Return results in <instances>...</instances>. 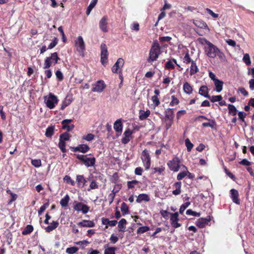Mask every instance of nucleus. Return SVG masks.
<instances>
[{
  "label": "nucleus",
  "instance_id": "obj_1",
  "mask_svg": "<svg viewBox=\"0 0 254 254\" xmlns=\"http://www.w3.org/2000/svg\"><path fill=\"white\" fill-rule=\"evenodd\" d=\"M205 43L207 47H205V52L208 57L214 58L218 56L220 59H223L225 57L223 53L210 42L206 40Z\"/></svg>",
  "mask_w": 254,
  "mask_h": 254
},
{
  "label": "nucleus",
  "instance_id": "obj_2",
  "mask_svg": "<svg viewBox=\"0 0 254 254\" xmlns=\"http://www.w3.org/2000/svg\"><path fill=\"white\" fill-rule=\"evenodd\" d=\"M161 53V48L159 44L157 41H154L149 50V57L147 59V62L149 63H151L156 61Z\"/></svg>",
  "mask_w": 254,
  "mask_h": 254
},
{
  "label": "nucleus",
  "instance_id": "obj_3",
  "mask_svg": "<svg viewBox=\"0 0 254 254\" xmlns=\"http://www.w3.org/2000/svg\"><path fill=\"white\" fill-rule=\"evenodd\" d=\"M44 99L46 106L50 109H54L59 101L58 97L51 92L48 96H44Z\"/></svg>",
  "mask_w": 254,
  "mask_h": 254
},
{
  "label": "nucleus",
  "instance_id": "obj_4",
  "mask_svg": "<svg viewBox=\"0 0 254 254\" xmlns=\"http://www.w3.org/2000/svg\"><path fill=\"white\" fill-rule=\"evenodd\" d=\"M76 158L80 160L86 167L93 166L96 162L95 157H88V155L75 154Z\"/></svg>",
  "mask_w": 254,
  "mask_h": 254
},
{
  "label": "nucleus",
  "instance_id": "obj_5",
  "mask_svg": "<svg viewBox=\"0 0 254 254\" xmlns=\"http://www.w3.org/2000/svg\"><path fill=\"white\" fill-rule=\"evenodd\" d=\"M75 46L79 55L82 57H84L85 56V44L81 36H78L75 40Z\"/></svg>",
  "mask_w": 254,
  "mask_h": 254
},
{
  "label": "nucleus",
  "instance_id": "obj_6",
  "mask_svg": "<svg viewBox=\"0 0 254 254\" xmlns=\"http://www.w3.org/2000/svg\"><path fill=\"white\" fill-rule=\"evenodd\" d=\"M60 60V59L58 57V55L57 52H54L51 54L50 57H47L45 59L43 68L44 69L49 68L52 65L53 63H54L55 65L58 63Z\"/></svg>",
  "mask_w": 254,
  "mask_h": 254
},
{
  "label": "nucleus",
  "instance_id": "obj_7",
  "mask_svg": "<svg viewBox=\"0 0 254 254\" xmlns=\"http://www.w3.org/2000/svg\"><path fill=\"white\" fill-rule=\"evenodd\" d=\"M181 160L178 157H174L171 160L167 162V165L170 170L177 172L179 171L181 167Z\"/></svg>",
  "mask_w": 254,
  "mask_h": 254
},
{
  "label": "nucleus",
  "instance_id": "obj_8",
  "mask_svg": "<svg viewBox=\"0 0 254 254\" xmlns=\"http://www.w3.org/2000/svg\"><path fill=\"white\" fill-rule=\"evenodd\" d=\"M141 159L145 166V170H148L151 165V158L149 151L146 149H145L142 152Z\"/></svg>",
  "mask_w": 254,
  "mask_h": 254
},
{
  "label": "nucleus",
  "instance_id": "obj_9",
  "mask_svg": "<svg viewBox=\"0 0 254 254\" xmlns=\"http://www.w3.org/2000/svg\"><path fill=\"white\" fill-rule=\"evenodd\" d=\"M101 48V63L103 65H105L107 63L108 57V52L107 47L105 43H102Z\"/></svg>",
  "mask_w": 254,
  "mask_h": 254
},
{
  "label": "nucleus",
  "instance_id": "obj_10",
  "mask_svg": "<svg viewBox=\"0 0 254 254\" xmlns=\"http://www.w3.org/2000/svg\"><path fill=\"white\" fill-rule=\"evenodd\" d=\"M92 86V92H101L106 87V84L102 80H98L95 84H93Z\"/></svg>",
  "mask_w": 254,
  "mask_h": 254
},
{
  "label": "nucleus",
  "instance_id": "obj_11",
  "mask_svg": "<svg viewBox=\"0 0 254 254\" xmlns=\"http://www.w3.org/2000/svg\"><path fill=\"white\" fill-rule=\"evenodd\" d=\"M133 131L129 128H127L123 133V137L121 139V142L124 144L128 143L130 140L133 139Z\"/></svg>",
  "mask_w": 254,
  "mask_h": 254
},
{
  "label": "nucleus",
  "instance_id": "obj_12",
  "mask_svg": "<svg viewBox=\"0 0 254 254\" xmlns=\"http://www.w3.org/2000/svg\"><path fill=\"white\" fill-rule=\"evenodd\" d=\"M70 149L74 152H80L82 153H86L90 150V147L87 144H81L76 147L70 146Z\"/></svg>",
  "mask_w": 254,
  "mask_h": 254
},
{
  "label": "nucleus",
  "instance_id": "obj_13",
  "mask_svg": "<svg viewBox=\"0 0 254 254\" xmlns=\"http://www.w3.org/2000/svg\"><path fill=\"white\" fill-rule=\"evenodd\" d=\"M125 63L124 60L123 58H119L116 63L112 67V71L113 73H121V68L123 66Z\"/></svg>",
  "mask_w": 254,
  "mask_h": 254
},
{
  "label": "nucleus",
  "instance_id": "obj_14",
  "mask_svg": "<svg viewBox=\"0 0 254 254\" xmlns=\"http://www.w3.org/2000/svg\"><path fill=\"white\" fill-rule=\"evenodd\" d=\"M108 18L107 16H104L99 22L100 29L104 33L108 32Z\"/></svg>",
  "mask_w": 254,
  "mask_h": 254
},
{
  "label": "nucleus",
  "instance_id": "obj_15",
  "mask_svg": "<svg viewBox=\"0 0 254 254\" xmlns=\"http://www.w3.org/2000/svg\"><path fill=\"white\" fill-rule=\"evenodd\" d=\"M230 197L233 202L237 204H240V200L239 198V194L238 191L234 189L230 190Z\"/></svg>",
  "mask_w": 254,
  "mask_h": 254
},
{
  "label": "nucleus",
  "instance_id": "obj_16",
  "mask_svg": "<svg viewBox=\"0 0 254 254\" xmlns=\"http://www.w3.org/2000/svg\"><path fill=\"white\" fill-rule=\"evenodd\" d=\"M211 220V219L210 218V216L208 218H201L198 219L196 223V226L200 228H203L205 227V226L208 224V222H210Z\"/></svg>",
  "mask_w": 254,
  "mask_h": 254
},
{
  "label": "nucleus",
  "instance_id": "obj_17",
  "mask_svg": "<svg viewBox=\"0 0 254 254\" xmlns=\"http://www.w3.org/2000/svg\"><path fill=\"white\" fill-rule=\"evenodd\" d=\"M164 114L165 121H167V120L174 121V111L173 109H167L164 112Z\"/></svg>",
  "mask_w": 254,
  "mask_h": 254
},
{
  "label": "nucleus",
  "instance_id": "obj_18",
  "mask_svg": "<svg viewBox=\"0 0 254 254\" xmlns=\"http://www.w3.org/2000/svg\"><path fill=\"white\" fill-rule=\"evenodd\" d=\"M123 125L122 119H118L114 123V128L117 132L121 133L123 130Z\"/></svg>",
  "mask_w": 254,
  "mask_h": 254
},
{
  "label": "nucleus",
  "instance_id": "obj_19",
  "mask_svg": "<svg viewBox=\"0 0 254 254\" xmlns=\"http://www.w3.org/2000/svg\"><path fill=\"white\" fill-rule=\"evenodd\" d=\"M76 181L77 182L78 187L80 188H83L85 186L86 183L87 182V181L86 180L85 178H84L83 175H77Z\"/></svg>",
  "mask_w": 254,
  "mask_h": 254
},
{
  "label": "nucleus",
  "instance_id": "obj_20",
  "mask_svg": "<svg viewBox=\"0 0 254 254\" xmlns=\"http://www.w3.org/2000/svg\"><path fill=\"white\" fill-rule=\"evenodd\" d=\"M78 225L83 227H93L95 226V223L91 220H83L79 222Z\"/></svg>",
  "mask_w": 254,
  "mask_h": 254
},
{
  "label": "nucleus",
  "instance_id": "obj_21",
  "mask_svg": "<svg viewBox=\"0 0 254 254\" xmlns=\"http://www.w3.org/2000/svg\"><path fill=\"white\" fill-rule=\"evenodd\" d=\"M198 93L206 98L210 97V95L208 94V88L206 85H202L200 86L199 89Z\"/></svg>",
  "mask_w": 254,
  "mask_h": 254
},
{
  "label": "nucleus",
  "instance_id": "obj_22",
  "mask_svg": "<svg viewBox=\"0 0 254 254\" xmlns=\"http://www.w3.org/2000/svg\"><path fill=\"white\" fill-rule=\"evenodd\" d=\"M50 224V225L45 228L46 232L47 233H50L56 229L59 225V223L58 221H53V222Z\"/></svg>",
  "mask_w": 254,
  "mask_h": 254
},
{
  "label": "nucleus",
  "instance_id": "obj_23",
  "mask_svg": "<svg viewBox=\"0 0 254 254\" xmlns=\"http://www.w3.org/2000/svg\"><path fill=\"white\" fill-rule=\"evenodd\" d=\"M150 111L149 110H147L146 111L143 110H140L139 112V119L140 121L146 120L150 115Z\"/></svg>",
  "mask_w": 254,
  "mask_h": 254
},
{
  "label": "nucleus",
  "instance_id": "obj_24",
  "mask_svg": "<svg viewBox=\"0 0 254 254\" xmlns=\"http://www.w3.org/2000/svg\"><path fill=\"white\" fill-rule=\"evenodd\" d=\"M150 200L149 196L146 193H141L138 195L136 199V201L137 203H140L142 201H144L145 202H148Z\"/></svg>",
  "mask_w": 254,
  "mask_h": 254
},
{
  "label": "nucleus",
  "instance_id": "obj_25",
  "mask_svg": "<svg viewBox=\"0 0 254 254\" xmlns=\"http://www.w3.org/2000/svg\"><path fill=\"white\" fill-rule=\"evenodd\" d=\"M182 183L177 182L174 184L173 187L176 188L175 190L172 191V193L175 195H179L181 192Z\"/></svg>",
  "mask_w": 254,
  "mask_h": 254
},
{
  "label": "nucleus",
  "instance_id": "obj_26",
  "mask_svg": "<svg viewBox=\"0 0 254 254\" xmlns=\"http://www.w3.org/2000/svg\"><path fill=\"white\" fill-rule=\"evenodd\" d=\"M72 99L69 96H67L64 101H63L61 110H64L66 107H67L68 105H69L72 102Z\"/></svg>",
  "mask_w": 254,
  "mask_h": 254
},
{
  "label": "nucleus",
  "instance_id": "obj_27",
  "mask_svg": "<svg viewBox=\"0 0 254 254\" xmlns=\"http://www.w3.org/2000/svg\"><path fill=\"white\" fill-rule=\"evenodd\" d=\"M127 223V220L125 218H122L118 224V228L120 232H125L126 231V225Z\"/></svg>",
  "mask_w": 254,
  "mask_h": 254
},
{
  "label": "nucleus",
  "instance_id": "obj_28",
  "mask_svg": "<svg viewBox=\"0 0 254 254\" xmlns=\"http://www.w3.org/2000/svg\"><path fill=\"white\" fill-rule=\"evenodd\" d=\"M198 72V68L194 61H192L190 67V75H193Z\"/></svg>",
  "mask_w": 254,
  "mask_h": 254
},
{
  "label": "nucleus",
  "instance_id": "obj_29",
  "mask_svg": "<svg viewBox=\"0 0 254 254\" xmlns=\"http://www.w3.org/2000/svg\"><path fill=\"white\" fill-rule=\"evenodd\" d=\"M214 83L216 88V91L217 92H221L223 89L224 82L222 81L217 79L214 81Z\"/></svg>",
  "mask_w": 254,
  "mask_h": 254
},
{
  "label": "nucleus",
  "instance_id": "obj_30",
  "mask_svg": "<svg viewBox=\"0 0 254 254\" xmlns=\"http://www.w3.org/2000/svg\"><path fill=\"white\" fill-rule=\"evenodd\" d=\"M183 89L184 92L188 94H190L192 92V87L188 82H186L184 84Z\"/></svg>",
  "mask_w": 254,
  "mask_h": 254
},
{
  "label": "nucleus",
  "instance_id": "obj_31",
  "mask_svg": "<svg viewBox=\"0 0 254 254\" xmlns=\"http://www.w3.org/2000/svg\"><path fill=\"white\" fill-rule=\"evenodd\" d=\"M55 126L48 127L46 130L45 134L46 137H51L54 133Z\"/></svg>",
  "mask_w": 254,
  "mask_h": 254
},
{
  "label": "nucleus",
  "instance_id": "obj_32",
  "mask_svg": "<svg viewBox=\"0 0 254 254\" xmlns=\"http://www.w3.org/2000/svg\"><path fill=\"white\" fill-rule=\"evenodd\" d=\"M208 120L210 121L209 123H203L202 126L203 127H210L212 128H215L216 126V122L213 120H210L209 119Z\"/></svg>",
  "mask_w": 254,
  "mask_h": 254
},
{
  "label": "nucleus",
  "instance_id": "obj_33",
  "mask_svg": "<svg viewBox=\"0 0 254 254\" xmlns=\"http://www.w3.org/2000/svg\"><path fill=\"white\" fill-rule=\"evenodd\" d=\"M34 230L33 226L31 225H27L26 227L22 231V234L27 235L30 234Z\"/></svg>",
  "mask_w": 254,
  "mask_h": 254
},
{
  "label": "nucleus",
  "instance_id": "obj_34",
  "mask_svg": "<svg viewBox=\"0 0 254 254\" xmlns=\"http://www.w3.org/2000/svg\"><path fill=\"white\" fill-rule=\"evenodd\" d=\"M108 245L104 246L105 251L104 254H115V251L117 249L115 247H108L107 248Z\"/></svg>",
  "mask_w": 254,
  "mask_h": 254
},
{
  "label": "nucleus",
  "instance_id": "obj_35",
  "mask_svg": "<svg viewBox=\"0 0 254 254\" xmlns=\"http://www.w3.org/2000/svg\"><path fill=\"white\" fill-rule=\"evenodd\" d=\"M153 172L152 174H154L156 173H158V175H162L163 172L165 170V168L163 166H161L160 167H155L152 169Z\"/></svg>",
  "mask_w": 254,
  "mask_h": 254
},
{
  "label": "nucleus",
  "instance_id": "obj_36",
  "mask_svg": "<svg viewBox=\"0 0 254 254\" xmlns=\"http://www.w3.org/2000/svg\"><path fill=\"white\" fill-rule=\"evenodd\" d=\"M69 200V197L68 194H66L64 198L60 201V204L63 207H66L68 205Z\"/></svg>",
  "mask_w": 254,
  "mask_h": 254
},
{
  "label": "nucleus",
  "instance_id": "obj_37",
  "mask_svg": "<svg viewBox=\"0 0 254 254\" xmlns=\"http://www.w3.org/2000/svg\"><path fill=\"white\" fill-rule=\"evenodd\" d=\"M229 114L232 116H236L237 113V110L234 105L229 104L228 106Z\"/></svg>",
  "mask_w": 254,
  "mask_h": 254
},
{
  "label": "nucleus",
  "instance_id": "obj_38",
  "mask_svg": "<svg viewBox=\"0 0 254 254\" xmlns=\"http://www.w3.org/2000/svg\"><path fill=\"white\" fill-rule=\"evenodd\" d=\"M97 2V0H92L86 10V14L89 15Z\"/></svg>",
  "mask_w": 254,
  "mask_h": 254
},
{
  "label": "nucleus",
  "instance_id": "obj_39",
  "mask_svg": "<svg viewBox=\"0 0 254 254\" xmlns=\"http://www.w3.org/2000/svg\"><path fill=\"white\" fill-rule=\"evenodd\" d=\"M170 215L171 224L173 223H174V222L178 221L179 220V213L178 212H175L174 213H170Z\"/></svg>",
  "mask_w": 254,
  "mask_h": 254
},
{
  "label": "nucleus",
  "instance_id": "obj_40",
  "mask_svg": "<svg viewBox=\"0 0 254 254\" xmlns=\"http://www.w3.org/2000/svg\"><path fill=\"white\" fill-rule=\"evenodd\" d=\"M99 188L98 183L94 180L91 181L89 188L87 189L88 191H90L91 190H95Z\"/></svg>",
  "mask_w": 254,
  "mask_h": 254
},
{
  "label": "nucleus",
  "instance_id": "obj_41",
  "mask_svg": "<svg viewBox=\"0 0 254 254\" xmlns=\"http://www.w3.org/2000/svg\"><path fill=\"white\" fill-rule=\"evenodd\" d=\"M66 143L65 141L61 140V139H59V142L58 144V147L61 149V151L63 153H65L66 152V149L65 148Z\"/></svg>",
  "mask_w": 254,
  "mask_h": 254
},
{
  "label": "nucleus",
  "instance_id": "obj_42",
  "mask_svg": "<svg viewBox=\"0 0 254 254\" xmlns=\"http://www.w3.org/2000/svg\"><path fill=\"white\" fill-rule=\"evenodd\" d=\"M121 209L123 215L128 214L129 212L128 207L125 202H123L122 203Z\"/></svg>",
  "mask_w": 254,
  "mask_h": 254
},
{
  "label": "nucleus",
  "instance_id": "obj_43",
  "mask_svg": "<svg viewBox=\"0 0 254 254\" xmlns=\"http://www.w3.org/2000/svg\"><path fill=\"white\" fill-rule=\"evenodd\" d=\"M149 230L150 228L148 226H142L138 228L136 232L138 234H140L146 232Z\"/></svg>",
  "mask_w": 254,
  "mask_h": 254
},
{
  "label": "nucleus",
  "instance_id": "obj_44",
  "mask_svg": "<svg viewBox=\"0 0 254 254\" xmlns=\"http://www.w3.org/2000/svg\"><path fill=\"white\" fill-rule=\"evenodd\" d=\"M70 135L67 132H65L61 134L60 136V139L64 141H67L69 140Z\"/></svg>",
  "mask_w": 254,
  "mask_h": 254
},
{
  "label": "nucleus",
  "instance_id": "obj_45",
  "mask_svg": "<svg viewBox=\"0 0 254 254\" xmlns=\"http://www.w3.org/2000/svg\"><path fill=\"white\" fill-rule=\"evenodd\" d=\"M78 250V248L76 247H69L66 249V253L68 254H74L76 253Z\"/></svg>",
  "mask_w": 254,
  "mask_h": 254
},
{
  "label": "nucleus",
  "instance_id": "obj_46",
  "mask_svg": "<svg viewBox=\"0 0 254 254\" xmlns=\"http://www.w3.org/2000/svg\"><path fill=\"white\" fill-rule=\"evenodd\" d=\"M165 68L167 69H173L175 68V65L172 61L169 60L165 64Z\"/></svg>",
  "mask_w": 254,
  "mask_h": 254
},
{
  "label": "nucleus",
  "instance_id": "obj_47",
  "mask_svg": "<svg viewBox=\"0 0 254 254\" xmlns=\"http://www.w3.org/2000/svg\"><path fill=\"white\" fill-rule=\"evenodd\" d=\"M185 144L187 147L188 151L190 152L193 147V144L190 142L189 138H187L185 140Z\"/></svg>",
  "mask_w": 254,
  "mask_h": 254
},
{
  "label": "nucleus",
  "instance_id": "obj_48",
  "mask_svg": "<svg viewBox=\"0 0 254 254\" xmlns=\"http://www.w3.org/2000/svg\"><path fill=\"white\" fill-rule=\"evenodd\" d=\"M64 181L67 184H70L71 186H74L75 185V182L72 180L70 177L68 175H66L64 177L63 179Z\"/></svg>",
  "mask_w": 254,
  "mask_h": 254
},
{
  "label": "nucleus",
  "instance_id": "obj_49",
  "mask_svg": "<svg viewBox=\"0 0 254 254\" xmlns=\"http://www.w3.org/2000/svg\"><path fill=\"white\" fill-rule=\"evenodd\" d=\"M212 102L220 101L222 100L221 95L212 96L208 98Z\"/></svg>",
  "mask_w": 254,
  "mask_h": 254
},
{
  "label": "nucleus",
  "instance_id": "obj_50",
  "mask_svg": "<svg viewBox=\"0 0 254 254\" xmlns=\"http://www.w3.org/2000/svg\"><path fill=\"white\" fill-rule=\"evenodd\" d=\"M194 23L196 26L201 28H205L207 27L206 23L203 21L196 20Z\"/></svg>",
  "mask_w": 254,
  "mask_h": 254
},
{
  "label": "nucleus",
  "instance_id": "obj_51",
  "mask_svg": "<svg viewBox=\"0 0 254 254\" xmlns=\"http://www.w3.org/2000/svg\"><path fill=\"white\" fill-rule=\"evenodd\" d=\"M243 60L247 65H250L251 64L250 57L248 54H245L244 55Z\"/></svg>",
  "mask_w": 254,
  "mask_h": 254
},
{
  "label": "nucleus",
  "instance_id": "obj_52",
  "mask_svg": "<svg viewBox=\"0 0 254 254\" xmlns=\"http://www.w3.org/2000/svg\"><path fill=\"white\" fill-rule=\"evenodd\" d=\"M31 164L35 167H40L42 165L41 160L40 159H32Z\"/></svg>",
  "mask_w": 254,
  "mask_h": 254
},
{
  "label": "nucleus",
  "instance_id": "obj_53",
  "mask_svg": "<svg viewBox=\"0 0 254 254\" xmlns=\"http://www.w3.org/2000/svg\"><path fill=\"white\" fill-rule=\"evenodd\" d=\"M139 182L137 180H132L127 182V187L129 189H133L134 186L138 184Z\"/></svg>",
  "mask_w": 254,
  "mask_h": 254
},
{
  "label": "nucleus",
  "instance_id": "obj_54",
  "mask_svg": "<svg viewBox=\"0 0 254 254\" xmlns=\"http://www.w3.org/2000/svg\"><path fill=\"white\" fill-rule=\"evenodd\" d=\"M190 202H186L185 203L183 204L180 208L179 212L181 214H183L185 210L190 205Z\"/></svg>",
  "mask_w": 254,
  "mask_h": 254
},
{
  "label": "nucleus",
  "instance_id": "obj_55",
  "mask_svg": "<svg viewBox=\"0 0 254 254\" xmlns=\"http://www.w3.org/2000/svg\"><path fill=\"white\" fill-rule=\"evenodd\" d=\"M49 203L46 202L44 203L42 206H41L40 209L38 210V213L39 215H41L42 213L46 209V208L49 206Z\"/></svg>",
  "mask_w": 254,
  "mask_h": 254
},
{
  "label": "nucleus",
  "instance_id": "obj_56",
  "mask_svg": "<svg viewBox=\"0 0 254 254\" xmlns=\"http://www.w3.org/2000/svg\"><path fill=\"white\" fill-rule=\"evenodd\" d=\"M171 101L170 103V106H174L179 103V100L174 95L171 96Z\"/></svg>",
  "mask_w": 254,
  "mask_h": 254
},
{
  "label": "nucleus",
  "instance_id": "obj_57",
  "mask_svg": "<svg viewBox=\"0 0 254 254\" xmlns=\"http://www.w3.org/2000/svg\"><path fill=\"white\" fill-rule=\"evenodd\" d=\"M151 100L155 107L158 106L160 103L159 99L157 96H153L151 98Z\"/></svg>",
  "mask_w": 254,
  "mask_h": 254
},
{
  "label": "nucleus",
  "instance_id": "obj_58",
  "mask_svg": "<svg viewBox=\"0 0 254 254\" xmlns=\"http://www.w3.org/2000/svg\"><path fill=\"white\" fill-rule=\"evenodd\" d=\"M186 214L187 215H191L196 217H199L200 216V213L199 212L193 211L191 209L187 210L186 211Z\"/></svg>",
  "mask_w": 254,
  "mask_h": 254
},
{
  "label": "nucleus",
  "instance_id": "obj_59",
  "mask_svg": "<svg viewBox=\"0 0 254 254\" xmlns=\"http://www.w3.org/2000/svg\"><path fill=\"white\" fill-rule=\"evenodd\" d=\"M183 60H184V62L187 64H188L190 63H191V62L192 61L190 57L189 52H187L185 54V56Z\"/></svg>",
  "mask_w": 254,
  "mask_h": 254
},
{
  "label": "nucleus",
  "instance_id": "obj_60",
  "mask_svg": "<svg viewBox=\"0 0 254 254\" xmlns=\"http://www.w3.org/2000/svg\"><path fill=\"white\" fill-rule=\"evenodd\" d=\"M89 210V207L82 203L81 210L83 214L87 213Z\"/></svg>",
  "mask_w": 254,
  "mask_h": 254
},
{
  "label": "nucleus",
  "instance_id": "obj_61",
  "mask_svg": "<svg viewBox=\"0 0 254 254\" xmlns=\"http://www.w3.org/2000/svg\"><path fill=\"white\" fill-rule=\"evenodd\" d=\"M95 135L92 133H88L83 137V139L87 141H90L94 138Z\"/></svg>",
  "mask_w": 254,
  "mask_h": 254
},
{
  "label": "nucleus",
  "instance_id": "obj_62",
  "mask_svg": "<svg viewBox=\"0 0 254 254\" xmlns=\"http://www.w3.org/2000/svg\"><path fill=\"white\" fill-rule=\"evenodd\" d=\"M74 127V126L73 125H63L62 128L64 129H66L67 131H70L72 130Z\"/></svg>",
  "mask_w": 254,
  "mask_h": 254
},
{
  "label": "nucleus",
  "instance_id": "obj_63",
  "mask_svg": "<svg viewBox=\"0 0 254 254\" xmlns=\"http://www.w3.org/2000/svg\"><path fill=\"white\" fill-rule=\"evenodd\" d=\"M186 176H187L186 171H183L179 173L177 176V179L178 181L182 180L183 178H184Z\"/></svg>",
  "mask_w": 254,
  "mask_h": 254
},
{
  "label": "nucleus",
  "instance_id": "obj_64",
  "mask_svg": "<svg viewBox=\"0 0 254 254\" xmlns=\"http://www.w3.org/2000/svg\"><path fill=\"white\" fill-rule=\"evenodd\" d=\"M58 39L56 37L54 38V40L49 45L48 49H51L54 48L58 44Z\"/></svg>",
  "mask_w": 254,
  "mask_h": 254
}]
</instances>
